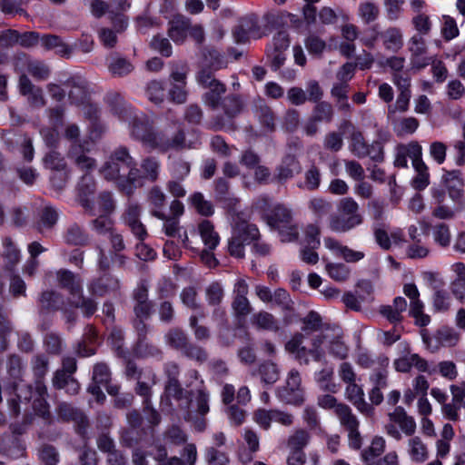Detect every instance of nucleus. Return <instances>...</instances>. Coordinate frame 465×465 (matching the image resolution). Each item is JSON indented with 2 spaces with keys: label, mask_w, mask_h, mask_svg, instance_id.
<instances>
[{
  "label": "nucleus",
  "mask_w": 465,
  "mask_h": 465,
  "mask_svg": "<svg viewBox=\"0 0 465 465\" xmlns=\"http://www.w3.org/2000/svg\"><path fill=\"white\" fill-rule=\"evenodd\" d=\"M341 214L332 215L330 219V228L337 232H348L362 223V216L359 213V204L351 197L341 200L339 204Z\"/></svg>",
  "instance_id": "obj_1"
},
{
  "label": "nucleus",
  "mask_w": 465,
  "mask_h": 465,
  "mask_svg": "<svg viewBox=\"0 0 465 465\" xmlns=\"http://www.w3.org/2000/svg\"><path fill=\"white\" fill-rule=\"evenodd\" d=\"M197 83L205 89H208L203 95V102L212 111H216L221 104L223 95L226 92V86L216 79L212 71L203 68L196 74Z\"/></svg>",
  "instance_id": "obj_2"
},
{
  "label": "nucleus",
  "mask_w": 465,
  "mask_h": 465,
  "mask_svg": "<svg viewBox=\"0 0 465 465\" xmlns=\"http://www.w3.org/2000/svg\"><path fill=\"white\" fill-rule=\"evenodd\" d=\"M132 159L128 148L119 146L113 151L109 159L100 169V173L105 180L114 181L116 183L126 172V168L131 166Z\"/></svg>",
  "instance_id": "obj_3"
},
{
  "label": "nucleus",
  "mask_w": 465,
  "mask_h": 465,
  "mask_svg": "<svg viewBox=\"0 0 465 465\" xmlns=\"http://www.w3.org/2000/svg\"><path fill=\"white\" fill-rule=\"evenodd\" d=\"M390 423L386 425L387 433L399 440L401 439V432L406 436H411L416 431V422L411 416H409L405 410L398 406L389 414Z\"/></svg>",
  "instance_id": "obj_4"
},
{
  "label": "nucleus",
  "mask_w": 465,
  "mask_h": 465,
  "mask_svg": "<svg viewBox=\"0 0 465 465\" xmlns=\"http://www.w3.org/2000/svg\"><path fill=\"white\" fill-rule=\"evenodd\" d=\"M14 67L17 73L27 72L38 81H45L51 75V68L45 61L34 59L25 53L15 56Z\"/></svg>",
  "instance_id": "obj_5"
},
{
  "label": "nucleus",
  "mask_w": 465,
  "mask_h": 465,
  "mask_svg": "<svg viewBox=\"0 0 465 465\" xmlns=\"http://www.w3.org/2000/svg\"><path fill=\"white\" fill-rule=\"evenodd\" d=\"M301 260L308 264H315L319 261L316 250L321 245L320 229L315 224H308L303 230V236L300 241Z\"/></svg>",
  "instance_id": "obj_6"
},
{
  "label": "nucleus",
  "mask_w": 465,
  "mask_h": 465,
  "mask_svg": "<svg viewBox=\"0 0 465 465\" xmlns=\"http://www.w3.org/2000/svg\"><path fill=\"white\" fill-rule=\"evenodd\" d=\"M302 338L301 334L292 335V356L300 363L304 364H308L311 358L315 361H322L325 356V351L322 349L323 340L327 337H314L311 349L302 346Z\"/></svg>",
  "instance_id": "obj_7"
},
{
  "label": "nucleus",
  "mask_w": 465,
  "mask_h": 465,
  "mask_svg": "<svg viewBox=\"0 0 465 465\" xmlns=\"http://www.w3.org/2000/svg\"><path fill=\"white\" fill-rule=\"evenodd\" d=\"M225 117L216 116L211 122V126L214 130H221L231 125V120L239 114L242 110V102L238 95L231 94L221 101V104Z\"/></svg>",
  "instance_id": "obj_8"
},
{
  "label": "nucleus",
  "mask_w": 465,
  "mask_h": 465,
  "mask_svg": "<svg viewBox=\"0 0 465 465\" xmlns=\"http://www.w3.org/2000/svg\"><path fill=\"white\" fill-rule=\"evenodd\" d=\"M403 293L410 299V315L414 318L416 325L425 327L430 324V317L424 313V303L420 299V292L414 283H406Z\"/></svg>",
  "instance_id": "obj_9"
},
{
  "label": "nucleus",
  "mask_w": 465,
  "mask_h": 465,
  "mask_svg": "<svg viewBox=\"0 0 465 465\" xmlns=\"http://www.w3.org/2000/svg\"><path fill=\"white\" fill-rule=\"evenodd\" d=\"M131 135L142 141L151 148H154L159 132H154L149 119L145 115H134L130 123Z\"/></svg>",
  "instance_id": "obj_10"
},
{
  "label": "nucleus",
  "mask_w": 465,
  "mask_h": 465,
  "mask_svg": "<svg viewBox=\"0 0 465 465\" xmlns=\"http://www.w3.org/2000/svg\"><path fill=\"white\" fill-rule=\"evenodd\" d=\"M267 223L279 232L282 242L291 241V215L287 208L281 204L275 205L271 213L267 215Z\"/></svg>",
  "instance_id": "obj_11"
},
{
  "label": "nucleus",
  "mask_w": 465,
  "mask_h": 465,
  "mask_svg": "<svg viewBox=\"0 0 465 465\" xmlns=\"http://www.w3.org/2000/svg\"><path fill=\"white\" fill-rule=\"evenodd\" d=\"M338 419L341 426L348 431L349 445L354 450L361 447V436L359 431V420L352 414L351 408L340 407Z\"/></svg>",
  "instance_id": "obj_12"
},
{
  "label": "nucleus",
  "mask_w": 465,
  "mask_h": 465,
  "mask_svg": "<svg viewBox=\"0 0 465 465\" xmlns=\"http://www.w3.org/2000/svg\"><path fill=\"white\" fill-rule=\"evenodd\" d=\"M273 48L268 54L271 60V67L274 71H278L286 62L287 54L285 52L290 45L289 33L286 31H280L276 33L272 39Z\"/></svg>",
  "instance_id": "obj_13"
},
{
  "label": "nucleus",
  "mask_w": 465,
  "mask_h": 465,
  "mask_svg": "<svg viewBox=\"0 0 465 465\" xmlns=\"http://www.w3.org/2000/svg\"><path fill=\"white\" fill-rule=\"evenodd\" d=\"M64 85L69 88L68 98L73 104L80 107L89 100V84L84 77L74 75L65 81Z\"/></svg>",
  "instance_id": "obj_14"
},
{
  "label": "nucleus",
  "mask_w": 465,
  "mask_h": 465,
  "mask_svg": "<svg viewBox=\"0 0 465 465\" xmlns=\"http://www.w3.org/2000/svg\"><path fill=\"white\" fill-rule=\"evenodd\" d=\"M57 415L63 420H73L76 424L77 432L82 436L85 435L88 420L82 411L71 404L62 402L57 407Z\"/></svg>",
  "instance_id": "obj_15"
},
{
  "label": "nucleus",
  "mask_w": 465,
  "mask_h": 465,
  "mask_svg": "<svg viewBox=\"0 0 465 465\" xmlns=\"http://www.w3.org/2000/svg\"><path fill=\"white\" fill-rule=\"evenodd\" d=\"M95 189L94 179L88 173L84 174L77 186L78 201L81 206L92 215H94V204L91 196L94 193Z\"/></svg>",
  "instance_id": "obj_16"
},
{
  "label": "nucleus",
  "mask_w": 465,
  "mask_h": 465,
  "mask_svg": "<svg viewBox=\"0 0 465 465\" xmlns=\"http://www.w3.org/2000/svg\"><path fill=\"white\" fill-rule=\"evenodd\" d=\"M56 280L58 285L65 289L73 298L83 293V280L78 274L67 269H60L56 272Z\"/></svg>",
  "instance_id": "obj_17"
},
{
  "label": "nucleus",
  "mask_w": 465,
  "mask_h": 465,
  "mask_svg": "<svg viewBox=\"0 0 465 465\" xmlns=\"http://www.w3.org/2000/svg\"><path fill=\"white\" fill-rule=\"evenodd\" d=\"M189 147L190 145L186 143L185 134L183 130L180 129L172 137H168L164 133L159 132L153 149L167 152L169 150H182Z\"/></svg>",
  "instance_id": "obj_18"
},
{
  "label": "nucleus",
  "mask_w": 465,
  "mask_h": 465,
  "mask_svg": "<svg viewBox=\"0 0 465 465\" xmlns=\"http://www.w3.org/2000/svg\"><path fill=\"white\" fill-rule=\"evenodd\" d=\"M442 181L450 198L456 203H460L464 193V181L461 172L460 170L446 171L442 176Z\"/></svg>",
  "instance_id": "obj_19"
},
{
  "label": "nucleus",
  "mask_w": 465,
  "mask_h": 465,
  "mask_svg": "<svg viewBox=\"0 0 465 465\" xmlns=\"http://www.w3.org/2000/svg\"><path fill=\"white\" fill-rule=\"evenodd\" d=\"M191 20L183 15H174L168 23V36L175 44H183L186 40Z\"/></svg>",
  "instance_id": "obj_20"
},
{
  "label": "nucleus",
  "mask_w": 465,
  "mask_h": 465,
  "mask_svg": "<svg viewBox=\"0 0 465 465\" xmlns=\"http://www.w3.org/2000/svg\"><path fill=\"white\" fill-rule=\"evenodd\" d=\"M119 288V281L109 273L93 280L88 285V291L94 296H104Z\"/></svg>",
  "instance_id": "obj_21"
},
{
  "label": "nucleus",
  "mask_w": 465,
  "mask_h": 465,
  "mask_svg": "<svg viewBox=\"0 0 465 465\" xmlns=\"http://www.w3.org/2000/svg\"><path fill=\"white\" fill-rule=\"evenodd\" d=\"M68 157L83 172L88 173L96 166V161L86 154L83 143L71 144L68 152Z\"/></svg>",
  "instance_id": "obj_22"
},
{
  "label": "nucleus",
  "mask_w": 465,
  "mask_h": 465,
  "mask_svg": "<svg viewBox=\"0 0 465 465\" xmlns=\"http://www.w3.org/2000/svg\"><path fill=\"white\" fill-rule=\"evenodd\" d=\"M141 178L140 171L136 168V163L133 158L131 166L126 168V172L123 173L121 178L117 181L116 185L121 192L131 195L136 187V183H138Z\"/></svg>",
  "instance_id": "obj_23"
},
{
  "label": "nucleus",
  "mask_w": 465,
  "mask_h": 465,
  "mask_svg": "<svg viewBox=\"0 0 465 465\" xmlns=\"http://www.w3.org/2000/svg\"><path fill=\"white\" fill-rule=\"evenodd\" d=\"M380 38L387 51L397 53L403 46V34L398 27L391 26L380 32Z\"/></svg>",
  "instance_id": "obj_24"
},
{
  "label": "nucleus",
  "mask_w": 465,
  "mask_h": 465,
  "mask_svg": "<svg viewBox=\"0 0 465 465\" xmlns=\"http://www.w3.org/2000/svg\"><path fill=\"white\" fill-rule=\"evenodd\" d=\"M310 436L307 430L299 429L292 434V465H304L305 455L302 449L307 445Z\"/></svg>",
  "instance_id": "obj_25"
},
{
  "label": "nucleus",
  "mask_w": 465,
  "mask_h": 465,
  "mask_svg": "<svg viewBox=\"0 0 465 465\" xmlns=\"http://www.w3.org/2000/svg\"><path fill=\"white\" fill-rule=\"evenodd\" d=\"M346 395L348 400L357 408L359 411L364 414H370L373 408L365 401L364 392L355 381L347 384Z\"/></svg>",
  "instance_id": "obj_26"
},
{
  "label": "nucleus",
  "mask_w": 465,
  "mask_h": 465,
  "mask_svg": "<svg viewBox=\"0 0 465 465\" xmlns=\"http://www.w3.org/2000/svg\"><path fill=\"white\" fill-rule=\"evenodd\" d=\"M394 367L397 371L408 372L412 367H415L420 371H427V361L420 357L417 353L404 355L394 361Z\"/></svg>",
  "instance_id": "obj_27"
},
{
  "label": "nucleus",
  "mask_w": 465,
  "mask_h": 465,
  "mask_svg": "<svg viewBox=\"0 0 465 465\" xmlns=\"http://www.w3.org/2000/svg\"><path fill=\"white\" fill-rule=\"evenodd\" d=\"M107 68L114 77L122 78L129 75L134 70V65L125 57L113 54L108 59Z\"/></svg>",
  "instance_id": "obj_28"
},
{
  "label": "nucleus",
  "mask_w": 465,
  "mask_h": 465,
  "mask_svg": "<svg viewBox=\"0 0 465 465\" xmlns=\"http://www.w3.org/2000/svg\"><path fill=\"white\" fill-rule=\"evenodd\" d=\"M46 394L47 389L45 385H44L40 381H37L35 382V396L32 399L33 409L37 415L44 419H47L50 416L49 405L46 401Z\"/></svg>",
  "instance_id": "obj_29"
},
{
  "label": "nucleus",
  "mask_w": 465,
  "mask_h": 465,
  "mask_svg": "<svg viewBox=\"0 0 465 465\" xmlns=\"http://www.w3.org/2000/svg\"><path fill=\"white\" fill-rule=\"evenodd\" d=\"M198 232L206 248L214 250L220 242V237L214 230L213 224L208 221L203 220L198 224Z\"/></svg>",
  "instance_id": "obj_30"
},
{
  "label": "nucleus",
  "mask_w": 465,
  "mask_h": 465,
  "mask_svg": "<svg viewBox=\"0 0 465 465\" xmlns=\"http://www.w3.org/2000/svg\"><path fill=\"white\" fill-rule=\"evenodd\" d=\"M152 215L164 222L163 225V230L167 236L175 237L178 235L180 238H182L183 242L188 241V236L186 232L183 233V236L179 234L180 227L179 222L176 218L167 217L162 211L158 210H153Z\"/></svg>",
  "instance_id": "obj_31"
},
{
  "label": "nucleus",
  "mask_w": 465,
  "mask_h": 465,
  "mask_svg": "<svg viewBox=\"0 0 465 465\" xmlns=\"http://www.w3.org/2000/svg\"><path fill=\"white\" fill-rule=\"evenodd\" d=\"M317 337H327L323 340L322 346H327L329 352L336 358L343 360L348 355V347L341 341L339 335L330 337L328 334L317 335Z\"/></svg>",
  "instance_id": "obj_32"
},
{
  "label": "nucleus",
  "mask_w": 465,
  "mask_h": 465,
  "mask_svg": "<svg viewBox=\"0 0 465 465\" xmlns=\"http://www.w3.org/2000/svg\"><path fill=\"white\" fill-rule=\"evenodd\" d=\"M147 99L154 104H162L165 98V88L163 81L151 80L144 87Z\"/></svg>",
  "instance_id": "obj_33"
},
{
  "label": "nucleus",
  "mask_w": 465,
  "mask_h": 465,
  "mask_svg": "<svg viewBox=\"0 0 465 465\" xmlns=\"http://www.w3.org/2000/svg\"><path fill=\"white\" fill-rule=\"evenodd\" d=\"M64 241L70 245L84 246L89 242V235L83 227L74 223L67 228L64 234Z\"/></svg>",
  "instance_id": "obj_34"
},
{
  "label": "nucleus",
  "mask_w": 465,
  "mask_h": 465,
  "mask_svg": "<svg viewBox=\"0 0 465 465\" xmlns=\"http://www.w3.org/2000/svg\"><path fill=\"white\" fill-rule=\"evenodd\" d=\"M254 114L260 123L269 131H272L275 125L273 113L264 101L259 99L254 103Z\"/></svg>",
  "instance_id": "obj_35"
},
{
  "label": "nucleus",
  "mask_w": 465,
  "mask_h": 465,
  "mask_svg": "<svg viewBox=\"0 0 465 465\" xmlns=\"http://www.w3.org/2000/svg\"><path fill=\"white\" fill-rule=\"evenodd\" d=\"M164 339H165L166 343L170 347H172L177 351H180L181 352L183 351V350L186 347V345L190 341L187 334L181 328L170 329L166 332Z\"/></svg>",
  "instance_id": "obj_36"
},
{
  "label": "nucleus",
  "mask_w": 465,
  "mask_h": 465,
  "mask_svg": "<svg viewBox=\"0 0 465 465\" xmlns=\"http://www.w3.org/2000/svg\"><path fill=\"white\" fill-rule=\"evenodd\" d=\"M352 133L350 137L349 150L358 158H364L368 154V143H366L361 132L355 130L352 126Z\"/></svg>",
  "instance_id": "obj_37"
},
{
  "label": "nucleus",
  "mask_w": 465,
  "mask_h": 465,
  "mask_svg": "<svg viewBox=\"0 0 465 465\" xmlns=\"http://www.w3.org/2000/svg\"><path fill=\"white\" fill-rule=\"evenodd\" d=\"M408 452L412 461L424 462L429 456L427 446L422 442L420 438L413 437L409 440Z\"/></svg>",
  "instance_id": "obj_38"
},
{
  "label": "nucleus",
  "mask_w": 465,
  "mask_h": 465,
  "mask_svg": "<svg viewBox=\"0 0 465 465\" xmlns=\"http://www.w3.org/2000/svg\"><path fill=\"white\" fill-rule=\"evenodd\" d=\"M384 449L385 440L381 437L374 438L371 446L361 453L363 461L367 465L375 463L376 459L383 452Z\"/></svg>",
  "instance_id": "obj_39"
},
{
  "label": "nucleus",
  "mask_w": 465,
  "mask_h": 465,
  "mask_svg": "<svg viewBox=\"0 0 465 465\" xmlns=\"http://www.w3.org/2000/svg\"><path fill=\"white\" fill-rule=\"evenodd\" d=\"M266 20L273 29L277 30V33L280 31L288 33L286 27L291 20V14L287 11H272L266 15Z\"/></svg>",
  "instance_id": "obj_40"
},
{
  "label": "nucleus",
  "mask_w": 465,
  "mask_h": 465,
  "mask_svg": "<svg viewBox=\"0 0 465 465\" xmlns=\"http://www.w3.org/2000/svg\"><path fill=\"white\" fill-rule=\"evenodd\" d=\"M380 14L379 6L371 1L360 3L358 7V15L365 24L374 22Z\"/></svg>",
  "instance_id": "obj_41"
},
{
  "label": "nucleus",
  "mask_w": 465,
  "mask_h": 465,
  "mask_svg": "<svg viewBox=\"0 0 465 465\" xmlns=\"http://www.w3.org/2000/svg\"><path fill=\"white\" fill-rule=\"evenodd\" d=\"M416 176L411 181V185L415 190L422 191L430 183V173L427 165L424 163H416L413 166Z\"/></svg>",
  "instance_id": "obj_42"
},
{
  "label": "nucleus",
  "mask_w": 465,
  "mask_h": 465,
  "mask_svg": "<svg viewBox=\"0 0 465 465\" xmlns=\"http://www.w3.org/2000/svg\"><path fill=\"white\" fill-rule=\"evenodd\" d=\"M240 227L243 229V232L240 233L241 238L247 243H251L259 239L260 232L255 224L249 223L246 221H238L234 225L232 232L237 233Z\"/></svg>",
  "instance_id": "obj_43"
},
{
  "label": "nucleus",
  "mask_w": 465,
  "mask_h": 465,
  "mask_svg": "<svg viewBox=\"0 0 465 465\" xmlns=\"http://www.w3.org/2000/svg\"><path fill=\"white\" fill-rule=\"evenodd\" d=\"M165 392L168 396L173 397L177 401L185 399L187 401L186 407H188L189 402L191 401V391H187L182 388L179 380L166 381Z\"/></svg>",
  "instance_id": "obj_44"
},
{
  "label": "nucleus",
  "mask_w": 465,
  "mask_h": 465,
  "mask_svg": "<svg viewBox=\"0 0 465 465\" xmlns=\"http://www.w3.org/2000/svg\"><path fill=\"white\" fill-rule=\"evenodd\" d=\"M205 298L209 305L218 306L223 302L224 291L222 284L218 282L210 283L204 291Z\"/></svg>",
  "instance_id": "obj_45"
},
{
  "label": "nucleus",
  "mask_w": 465,
  "mask_h": 465,
  "mask_svg": "<svg viewBox=\"0 0 465 465\" xmlns=\"http://www.w3.org/2000/svg\"><path fill=\"white\" fill-rule=\"evenodd\" d=\"M332 375V368H324L315 373V381L322 391L336 392L337 386L331 382Z\"/></svg>",
  "instance_id": "obj_46"
},
{
  "label": "nucleus",
  "mask_w": 465,
  "mask_h": 465,
  "mask_svg": "<svg viewBox=\"0 0 465 465\" xmlns=\"http://www.w3.org/2000/svg\"><path fill=\"white\" fill-rule=\"evenodd\" d=\"M451 297L446 290H436L432 296V306L436 312H446L450 308Z\"/></svg>",
  "instance_id": "obj_47"
},
{
  "label": "nucleus",
  "mask_w": 465,
  "mask_h": 465,
  "mask_svg": "<svg viewBox=\"0 0 465 465\" xmlns=\"http://www.w3.org/2000/svg\"><path fill=\"white\" fill-rule=\"evenodd\" d=\"M440 23V33L446 41H450L459 35L460 31L453 17L444 15L441 16Z\"/></svg>",
  "instance_id": "obj_48"
},
{
  "label": "nucleus",
  "mask_w": 465,
  "mask_h": 465,
  "mask_svg": "<svg viewBox=\"0 0 465 465\" xmlns=\"http://www.w3.org/2000/svg\"><path fill=\"white\" fill-rule=\"evenodd\" d=\"M189 201L201 215H213L214 212L213 203L205 200L201 193H194L193 195H191Z\"/></svg>",
  "instance_id": "obj_49"
},
{
  "label": "nucleus",
  "mask_w": 465,
  "mask_h": 465,
  "mask_svg": "<svg viewBox=\"0 0 465 465\" xmlns=\"http://www.w3.org/2000/svg\"><path fill=\"white\" fill-rule=\"evenodd\" d=\"M62 297L58 292L54 291H45L42 292L39 298V302L42 310L58 311L61 308L59 306Z\"/></svg>",
  "instance_id": "obj_50"
},
{
  "label": "nucleus",
  "mask_w": 465,
  "mask_h": 465,
  "mask_svg": "<svg viewBox=\"0 0 465 465\" xmlns=\"http://www.w3.org/2000/svg\"><path fill=\"white\" fill-rule=\"evenodd\" d=\"M242 227L239 228L237 233H233L228 242V251L231 255L242 258L244 256V246L248 244L241 238V232H243Z\"/></svg>",
  "instance_id": "obj_51"
},
{
  "label": "nucleus",
  "mask_w": 465,
  "mask_h": 465,
  "mask_svg": "<svg viewBox=\"0 0 465 465\" xmlns=\"http://www.w3.org/2000/svg\"><path fill=\"white\" fill-rule=\"evenodd\" d=\"M189 73V66L184 62H174L171 66V84H187L186 79Z\"/></svg>",
  "instance_id": "obj_52"
},
{
  "label": "nucleus",
  "mask_w": 465,
  "mask_h": 465,
  "mask_svg": "<svg viewBox=\"0 0 465 465\" xmlns=\"http://www.w3.org/2000/svg\"><path fill=\"white\" fill-rule=\"evenodd\" d=\"M432 236L435 242L442 247L449 246L450 243V228L444 223H437L432 227Z\"/></svg>",
  "instance_id": "obj_53"
},
{
  "label": "nucleus",
  "mask_w": 465,
  "mask_h": 465,
  "mask_svg": "<svg viewBox=\"0 0 465 465\" xmlns=\"http://www.w3.org/2000/svg\"><path fill=\"white\" fill-rule=\"evenodd\" d=\"M96 203L102 214L110 215L115 210L116 204L113 193L110 192H102L98 194Z\"/></svg>",
  "instance_id": "obj_54"
},
{
  "label": "nucleus",
  "mask_w": 465,
  "mask_h": 465,
  "mask_svg": "<svg viewBox=\"0 0 465 465\" xmlns=\"http://www.w3.org/2000/svg\"><path fill=\"white\" fill-rule=\"evenodd\" d=\"M147 319L134 318L133 325L137 333V347L142 351L143 347H148L147 334L150 327L145 323Z\"/></svg>",
  "instance_id": "obj_55"
},
{
  "label": "nucleus",
  "mask_w": 465,
  "mask_h": 465,
  "mask_svg": "<svg viewBox=\"0 0 465 465\" xmlns=\"http://www.w3.org/2000/svg\"><path fill=\"white\" fill-rule=\"evenodd\" d=\"M460 338V333L453 328H442L437 331V339L443 346L453 347L458 344Z\"/></svg>",
  "instance_id": "obj_56"
},
{
  "label": "nucleus",
  "mask_w": 465,
  "mask_h": 465,
  "mask_svg": "<svg viewBox=\"0 0 465 465\" xmlns=\"http://www.w3.org/2000/svg\"><path fill=\"white\" fill-rule=\"evenodd\" d=\"M204 458L208 465H226L229 462L226 453L217 450L214 446L205 449Z\"/></svg>",
  "instance_id": "obj_57"
},
{
  "label": "nucleus",
  "mask_w": 465,
  "mask_h": 465,
  "mask_svg": "<svg viewBox=\"0 0 465 465\" xmlns=\"http://www.w3.org/2000/svg\"><path fill=\"white\" fill-rule=\"evenodd\" d=\"M326 272L331 279L337 282H343L350 276V269L343 263L328 262Z\"/></svg>",
  "instance_id": "obj_58"
},
{
  "label": "nucleus",
  "mask_w": 465,
  "mask_h": 465,
  "mask_svg": "<svg viewBox=\"0 0 465 465\" xmlns=\"http://www.w3.org/2000/svg\"><path fill=\"white\" fill-rule=\"evenodd\" d=\"M144 177L151 182H155L159 177L160 162L154 157L144 159L141 165Z\"/></svg>",
  "instance_id": "obj_59"
},
{
  "label": "nucleus",
  "mask_w": 465,
  "mask_h": 465,
  "mask_svg": "<svg viewBox=\"0 0 465 465\" xmlns=\"http://www.w3.org/2000/svg\"><path fill=\"white\" fill-rule=\"evenodd\" d=\"M45 167L56 172H65L66 163L58 152L50 151L44 158Z\"/></svg>",
  "instance_id": "obj_60"
},
{
  "label": "nucleus",
  "mask_w": 465,
  "mask_h": 465,
  "mask_svg": "<svg viewBox=\"0 0 465 465\" xmlns=\"http://www.w3.org/2000/svg\"><path fill=\"white\" fill-rule=\"evenodd\" d=\"M3 245L5 248L4 256L8 261L6 266L12 269L20 260V252L9 237L5 238Z\"/></svg>",
  "instance_id": "obj_61"
},
{
  "label": "nucleus",
  "mask_w": 465,
  "mask_h": 465,
  "mask_svg": "<svg viewBox=\"0 0 465 465\" xmlns=\"http://www.w3.org/2000/svg\"><path fill=\"white\" fill-rule=\"evenodd\" d=\"M168 96L170 101L176 104H183L186 103L188 98L186 84H171V88L168 91Z\"/></svg>",
  "instance_id": "obj_62"
},
{
  "label": "nucleus",
  "mask_w": 465,
  "mask_h": 465,
  "mask_svg": "<svg viewBox=\"0 0 465 465\" xmlns=\"http://www.w3.org/2000/svg\"><path fill=\"white\" fill-rule=\"evenodd\" d=\"M259 373L262 381L268 384H272L279 379V370L277 366L271 361L262 363L259 367Z\"/></svg>",
  "instance_id": "obj_63"
},
{
  "label": "nucleus",
  "mask_w": 465,
  "mask_h": 465,
  "mask_svg": "<svg viewBox=\"0 0 465 465\" xmlns=\"http://www.w3.org/2000/svg\"><path fill=\"white\" fill-rule=\"evenodd\" d=\"M191 164L189 162L177 158L171 163V174L173 179L183 180L190 173Z\"/></svg>",
  "instance_id": "obj_64"
}]
</instances>
